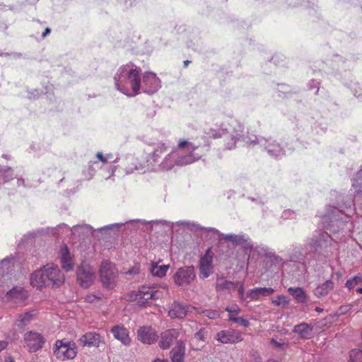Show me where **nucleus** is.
Returning a JSON list of instances; mask_svg holds the SVG:
<instances>
[{
    "mask_svg": "<svg viewBox=\"0 0 362 362\" xmlns=\"http://www.w3.org/2000/svg\"><path fill=\"white\" fill-rule=\"evenodd\" d=\"M353 202L351 199L348 202L346 211L343 206L337 207L334 205H327L325 212L320 215L323 228L329 230L333 236L327 232L315 231L310 238L307 240L308 246L314 252L325 258L332 256L334 251L338 250L337 242L345 241L347 237L351 236V233L355 227L351 217L354 214Z\"/></svg>",
    "mask_w": 362,
    "mask_h": 362,
    "instance_id": "nucleus-1",
    "label": "nucleus"
},
{
    "mask_svg": "<svg viewBox=\"0 0 362 362\" xmlns=\"http://www.w3.org/2000/svg\"><path fill=\"white\" fill-rule=\"evenodd\" d=\"M206 123L211 126L208 134L216 139L221 137L226 133L230 134V139L226 144L227 149H233L239 142L243 141L247 136L243 134L244 127L238 120L226 119L219 112H211L206 117Z\"/></svg>",
    "mask_w": 362,
    "mask_h": 362,
    "instance_id": "nucleus-2",
    "label": "nucleus"
},
{
    "mask_svg": "<svg viewBox=\"0 0 362 362\" xmlns=\"http://www.w3.org/2000/svg\"><path fill=\"white\" fill-rule=\"evenodd\" d=\"M208 149V146H200L182 139L179 141L176 148L165 155L160 165L165 170H171L176 165H190L201 159Z\"/></svg>",
    "mask_w": 362,
    "mask_h": 362,
    "instance_id": "nucleus-3",
    "label": "nucleus"
},
{
    "mask_svg": "<svg viewBox=\"0 0 362 362\" xmlns=\"http://www.w3.org/2000/svg\"><path fill=\"white\" fill-rule=\"evenodd\" d=\"M115 88L128 97H134L141 93V69L133 63L120 66L114 77Z\"/></svg>",
    "mask_w": 362,
    "mask_h": 362,
    "instance_id": "nucleus-4",
    "label": "nucleus"
},
{
    "mask_svg": "<svg viewBox=\"0 0 362 362\" xmlns=\"http://www.w3.org/2000/svg\"><path fill=\"white\" fill-rule=\"evenodd\" d=\"M310 249L308 242L304 245L295 247L289 255V259L286 260L273 254V265L281 268L288 273H291L294 276H299L307 271L306 259Z\"/></svg>",
    "mask_w": 362,
    "mask_h": 362,
    "instance_id": "nucleus-5",
    "label": "nucleus"
},
{
    "mask_svg": "<svg viewBox=\"0 0 362 362\" xmlns=\"http://www.w3.org/2000/svg\"><path fill=\"white\" fill-rule=\"evenodd\" d=\"M65 277L58 266L47 264L33 272L30 275V284L38 289L47 287H59L64 281Z\"/></svg>",
    "mask_w": 362,
    "mask_h": 362,
    "instance_id": "nucleus-6",
    "label": "nucleus"
},
{
    "mask_svg": "<svg viewBox=\"0 0 362 362\" xmlns=\"http://www.w3.org/2000/svg\"><path fill=\"white\" fill-rule=\"evenodd\" d=\"M127 223L134 226H139L140 225H146L148 226L151 228H153L154 225L161 224L162 226H166L168 228H173L175 225L177 226H182L190 229L191 230L197 232V231H204L206 233V228L195 222L186 221H180L175 223L170 222L165 220H155L151 221H146L145 220L141 219H136L131 220Z\"/></svg>",
    "mask_w": 362,
    "mask_h": 362,
    "instance_id": "nucleus-7",
    "label": "nucleus"
},
{
    "mask_svg": "<svg viewBox=\"0 0 362 362\" xmlns=\"http://www.w3.org/2000/svg\"><path fill=\"white\" fill-rule=\"evenodd\" d=\"M53 349L54 356L62 361L73 359L77 354L76 344L66 339L57 340Z\"/></svg>",
    "mask_w": 362,
    "mask_h": 362,
    "instance_id": "nucleus-8",
    "label": "nucleus"
},
{
    "mask_svg": "<svg viewBox=\"0 0 362 362\" xmlns=\"http://www.w3.org/2000/svg\"><path fill=\"white\" fill-rule=\"evenodd\" d=\"M118 271L115 265L108 260L101 262L99 268V274L103 285L106 288H112L115 286Z\"/></svg>",
    "mask_w": 362,
    "mask_h": 362,
    "instance_id": "nucleus-9",
    "label": "nucleus"
},
{
    "mask_svg": "<svg viewBox=\"0 0 362 362\" xmlns=\"http://www.w3.org/2000/svg\"><path fill=\"white\" fill-rule=\"evenodd\" d=\"M112 162L118 163V166L123 170L126 175L132 174L134 171L141 170L144 168V163L140 161L134 154H126L121 157H117Z\"/></svg>",
    "mask_w": 362,
    "mask_h": 362,
    "instance_id": "nucleus-10",
    "label": "nucleus"
},
{
    "mask_svg": "<svg viewBox=\"0 0 362 362\" xmlns=\"http://www.w3.org/2000/svg\"><path fill=\"white\" fill-rule=\"evenodd\" d=\"M168 146L163 142H158L155 144L153 152L148 155L147 163L149 168L153 170H165L160 165L163 162L164 154H167Z\"/></svg>",
    "mask_w": 362,
    "mask_h": 362,
    "instance_id": "nucleus-11",
    "label": "nucleus"
},
{
    "mask_svg": "<svg viewBox=\"0 0 362 362\" xmlns=\"http://www.w3.org/2000/svg\"><path fill=\"white\" fill-rule=\"evenodd\" d=\"M163 292L155 286H141L135 295V300L139 305L145 306L149 303L150 300L161 298Z\"/></svg>",
    "mask_w": 362,
    "mask_h": 362,
    "instance_id": "nucleus-12",
    "label": "nucleus"
},
{
    "mask_svg": "<svg viewBox=\"0 0 362 362\" xmlns=\"http://www.w3.org/2000/svg\"><path fill=\"white\" fill-rule=\"evenodd\" d=\"M161 88V81L152 71H145L141 75V89L144 93L152 95Z\"/></svg>",
    "mask_w": 362,
    "mask_h": 362,
    "instance_id": "nucleus-13",
    "label": "nucleus"
},
{
    "mask_svg": "<svg viewBox=\"0 0 362 362\" xmlns=\"http://www.w3.org/2000/svg\"><path fill=\"white\" fill-rule=\"evenodd\" d=\"M76 278L81 287H90L95 278L94 268L88 264H82L77 269Z\"/></svg>",
    "mask_w": 362,
    "mask_h": 362,
    "instance_id": "nucleus-14",
    "label": "nucleus"
},
{
    "mask_svg": "<svg viewBox=\"0 0 362 362\" xmlns=\"http://www.w3.org/2000/svg\"><path fill=\"white\" fill-rule=\"evenodd\" d=\"M214 339L221 344H235L243 340V335L237 329L228 328L218 332Z\"/></svg>",
    "mask_w": 362,
    "mask_h": 362,
    "instance_id": "nucleus-15",
    "label": "nucleus"
},
{
    "mask_svg": "<svg viewBox=\"0 0 362 362\" xmlns=\"http://www.w3.org/2000/svg\"><path fill=\"white\" fill-rule=\"evenodd\" d=\"M24 346L29 352H35L42 349L45 342V337L36 332H28L24 335Z\"/></svg>",
    "mask_w": 362,
    "mask_h": 362,
    "instance_id": "nucleus-16",
    "label": "nucleus"
},
{
    "mask_svg": "<svg viewBox=\"0 0 362 362\" xmlns=\"http://www.w3.org/2000/svg\"><path fill=\"white\" fill-rule=\"evenodd\" d=\"M59 229H64L66 231H71L72 235L76 236L80 240H85L93 235V228L91 226L88 224H79L70 228L65 223H62L58 226Z\"/></svg>",
    "mask_w": 362,
    "mask_h": 362,
    "instance_id": "nucleus-17",
    "label": "nucleus"
},
{
    "mask_svg": "<svg viewBox=\"0 0 362 362\" xmlns=\"http://www.w3.org/2000/svg\"><path fill=\"white\" fill-rule=\"evenodd\" d=\"M183 332L182 329H168L162 332L160 334L158 340V346L161 349L165 350L169 349L173 342L177 339Z\"/></svg>",
    "mask_w": 362,
    "mask_h": 362,
    "instance_id": "nucleus-18",
    "label": "nucleus"
},
{
    "mask_svg": "<svg viewBox=\"0 0 362 362\" xmlns=\"http://www.w3.org/2000/svg\"><path fill=\"white\" fill-rule=\"evenodd\" d=\"M195 278L194 267L187 266L178 269L174 275V281L178 286L189 284Z\"/></svg>",
    "mask_w": 362,
    "mask_h": 362,
    "instance_id": "nucleus-19",
    "label": "nucleus"
},
{
    "mask_svg": "<svg viewBox=\"0 0 362 362\" xmlns=\"http://www.w3.org/2000/svg\"><path fill=\"white\" fill-rule=\"evenodd\" d=\"M16 263V257L13 255L3 259L0 262V286L5 281L10 279V274L13 269Z\"/></svg>",
    "mask_w": 362,
    "mask_h": 362,
    "instance_id": "nucleus-20",
    "label": "nucleus"
},
{
    "mask_svg": "<svg viewBox=\"0 0 362 362\" xmlns=\"http://www.w3.org/2000/svg\"><path fill=\"white\" fill-rule=\"evenodd\" d=\"M136 334L138 340L144 344H153L158 339L156 331L150 326L140 327Z\"/></svg>",
    "mask_w": 362,
    "mask_h": 362,
    "instance_id": "nucleus-21",
    "label": "nucleus"
},
{
    "mask_svg": "<svg viewBox=\"0 0 362 362\" xmlns=\"http://www.w3.org/2000/svg\"><path fill=\"white\" fill-rule=\"evenodd\" d=\"M196 308L180 302H174L171 304L168 310V315L171 318H184L187 313H192Z\"/></svg>",
    "mask_w": 362,
    "mask_h": 362,
    "instance_id": "nucleus-22",
    "label": "nucleus"
},
{
    "mask_svg": "<svg viewBox=\"0 0 362 362\" xmlns=\"http://www.w3.org/2000/svg\"><path fill=\"white\" fill-rule=\"evenodd\" d=\"M81 345L88 347H99L103 343V339L100 334L89 332L83 334L78 339Z\"/></svg>",
    "mask_w": 362,
    "mask_h": 362,
    "instance_id": "nucleus-23",
    "label": "nucleus"
},
{
    "mask_svg": "<svg viewBox=\"0 0 362 362\" xmlns=\"http://www.w3.org/2000/svg\"><path fill=\"white\" fill-rule=\"evenodd\" d=\"M212 255L208 250L199 261V276L202 279L208 278L213 272Z\"/></svg>",
    "mask_w": 362,
    "mask_h": 362,
    "instance_id": "nucleus-24",
    "label": "nucleus"
},
{
    "mask_svg": "<svg viewBox=\"0 0 362 362\" xmlns=\"http://www.w3.org/2000/svg\"><path fill=\"white\" fill-rule=\"evenodd\" d=\"M59 258L62 267L66 271H71L74 267V256L71 254L66 245L61 247L59 252Z\"/></svg>",
    "mask_w": 362,
    "mask_h": 362,
    "instance_id": "nucleus-25",
    "label": "nucleus"
},
{
    "mask_svg": "<svg viewBox=\"0 0 362 362\" xmlns=\"http://www.w3.org/2000/svg\"><path fill=\"white\" fill-rule=\"evenodd\" d=\"M206 233L208 234L211 233L213 235H217L218 238L222 237L224 240L233 243L235 245H242L247 240L244 235L235 234L224 235L221 233L219 230L215 228H206Z\"/></svg>",
    "mask_w": 362,
    "mask_h": 362,
    "instance_id": "nucleus-26",
    "label": "nucleus"
},
{
    "mask_svg": "<svg viewBox=\"0 0 362 362\" xmlns=\"http://www.w3.org/2000/svg\"><path fill=\"white\" fill-rule=\"evenodd\" d=\"M110 332L113 334L115 339L119 341L122 344L129 346L131 344V338L129 337V332L128 329L122 325H117L113 326Z\"/></svg>",
    "mask_w": 362,
    "mask_h": 362,
    "instance_id": "nucleus-27",
    "label": "nucleus"
},
{
    "mask_svg": "<svg viewBox=\"0 0 362 362\" xmlns=\"http://www.w3.org/2000/svg\"><path fill=\"white\" fill-rule=\"evenodd\" d=\"M185 345L183 341L179 340L176 346L170 351L172 362H185Z\"/></svg>",
    "mask_w": 362,
    "mask_h": 362,
    "instance_id": "nucleus-28",
    "label": "nucleus"
},
{
    "mask_svg": "<svg viewBox=\"0 0 362 362\" xmlns=\"http://www.w3.org/2000/svg\"><path fill=\"white\" fill-rule=\"evenodd\" d=\"M244 143L250 146L258 144L260 147L265 149L269 153H271V149L269 148L271 144L268 139L264 137H257L256 135H247L246 138H244Z\"/></svg>",
    "mask_w": 362,
    "mask_h": 362,
    "instance_id": "nucleus-29",
    "label": "nucleus"
},
{
    "mask_svg": "<svg viewBox=\"0 0 362 362\" xmlns=\"http://www.w3.org/2000/svg\"><path fill=\"white\" fill-rule=\"evenodd\" d=\"M293 332L303 339H310L313 335V327L308 323L303 322L296 325Z\"/></svg>",
    "mask_w": 362,
    "mask_h": 362,
    "instance_id": "nucleus-30",
    "label": "nucleus"
},
{
    "mask_svg": "<svg viewBox=\"0 0 362 362\" xmlns=\"http://www.w3.org/2000/svg\"><path fill=\"white\" fill-rule=\"evenodd\" d=\"M272 294L271 288H255L248 291L247 293V297L252 300H258L263 296H269Z\"/></svg>",
    "mask_w": 362,
    "mask_h": 362,
    "instance_id": "nucleus-31",
    "label": "nucleus"
},
{
    "mask_svg": "<svg viewBox=\"0 0 362 362\" xmlns=\"http://www.w3.org/2000/svg\"><path fill=\"white\" fill-rule=\"evenodd\" d=\"M238 286V284H237V282L228 281L224 278H217L216 290V291H221L224 290L232 291H234Z\"/></svg>",
    "mask_w": 362,
    "mask_h": 362,
    "instance_id": "nucleus-32",
    "label": "nucleus"
},
{
    "mask_svg": "<svg viewBox=\"0 0 362 362\" xmlns=\"http://www.w3.org/2000/svg\"><path fill=\"white\" fill-rule=\"evenodd\" d=\"M36 315L35 310H30L25 312L24 313L20 314L18 315V319L16 320L15 324L18 327H23L25 325H28L32 320L33 319V317Z\"/></svg>",
    "mask_w": 362,
    "mask_h": 362,
    "instance_id": "nucleus-33",
    "label": "nucleus"
},
{
    "mask_svg": "<svg viewBox=\"0 0 362 362\" xmlns=\"http://www.w3.org/2000/svg\"><path fill=\"white\" fill-rule=\"evenodd\" d=\"M334 283L331 280H327L323 284L319 285L315 290L314 294L315 296L320 298L325 296L329 293V292L333 288Z\"/></svg>",
    "mask_w": 362,
    "mask_h": 362,
    "instance_id": "nucleus-34",
    "label": "nucleus"
},
{
    "mask_svg": "<svg viewBox=\"0 0 362 362\" xmlns=\"http://www.w3.org/2000/svg\"><path fill=\"white\" fill-rule=\"evenodd\" d=\"M288 291L291 296L298 302L305 303L307 301V295L303 288L299 287L289 288Z\"/></svg>",
    "mask_w": 362,
    "mask_h": 362,
    "instance_id": "nucleus-35",
    "label": "nucleus"
},
{
    "mask_svg": "<svg viewBox=\"0 0 362 362\" xmlns=\"http://www.w3.org/2000/svg\"><path fill=\"white\" fill-rule=\"evenodd\" d=\"M168 269H169L168 265L153 264L151 267V272L153 276H158V277H163L165 275Z\"/></svg>",
    "mask_w": 362,
    "mask_h": 362,
    "instance_id": "nucleus-36",
    "label": "nucleus"
},
{
    "mask_svg": "<svg viewBox=\"0 0 362 362\" xmlns=\"http://www.w3.org/2000/svg\"><path fill=\"white\" fill-rule=\"evenodd\" d=\"M0 174H1L4 178V183L9 182L14 178L13 170L10 167H0Z\"/></svg>",
    "mask_w": 362,
    "mask_h": 362,
    "instance_id": "nucleus-37",
    "label": "nucleus"
},
{
    "mask_svg": "<svg viewBox=\"0 0 362 362\" xmlns=\"http://www.w3.org/2000/svg\"><path fill=\"white\" fill-rule=\"evenodd\" d=\"M196 313L202 314L204 316L207 317L209 319H216L220 317V314L217 310H200L197 308V310H194Z\"/></svg>",
    "mask_w": 362,
    "mask_h": 362,
    "instance_id": "nucleus-38",
    "label": "nucleus"
},
{
    "mask_svg": "<svg viewBox=\"0 0 362 362\" xmlns=\"http://www.w3.org/2000/svg\"><path fill=\"white\" fill-rule=\"evenodd\" d=\"M362 283V276L358 274L349 279L346 282V287L349 290L353 289L356 285Z\"/></svg>",
    "mask_w": 362,
    "mask_h": 362,
    "instance_id": "nucleus-39",
    "label": "nucleus"
},
{
    "mask_svg": "<svg viewBox=\"0 0 362 362\" xmlns=\"http://www.w3.org/2000/svg\"><path fill=\"white\" fill-rule=\"evenodd\" d=\"M350 88L354 96L360 101H362V90L361 89L359 84L354 83Z\"/></svg>",
    "mask_w": 362,
    "mask_h": 362,
    "instance_id": "nucleus-40",
    "label": "nucleus"
},
{
    "mask_svg": "<svg viewBox=\"0 0 362 362\" xmlns=\"http://www.w3.org/2000/svg\"><path fill=\"white\" fill-rule=\"evenodd\" d=\"M284 155V148L279 144L273 143V157L277 158Z\"/></svg>",
    "mask_w": 362,
    "mask_h": 362,
    "instance_id": "nucleus-41",
    "label": "nucleus"
},
{
    "mask_svg": "<svg viewBox=\"0 0 362 362\" xmlns=\"http://www.w3.org/2000/svg\"><path fill=\"white\" fill-rule=\"evenodd\" d=\"M237 284H238L236 288H238L239 298L241 301H245L247 297V294H245L244 283L237 281Z\"/></svg>",
    "mask_w": 362,
    "mask_h": 362,
    "instance_id": "nucleus-42",
    "label": "nucleus"
},
{
    "mask_svg": "<svg viewBox=\"0 0 362 362\" xmlns=\"http://www.w3.org/2000/svg\"><path fill=\"white\" fill-rule=\"evenodd\" d=\"M23 293V289L21 287L14 288L12 290H10L7 295L11 298H18V296H22Z\"/></svg>",
    "mask_w": 362,
    "mask_h": 362,
    "instance_id": "nucleus-43",
    "label": "nucleus"
},
{
    "mask_svg": "<svg viewBox=\"0 0 362 362\" xmlns=\"http://www.w3.org/2000/svg\"><path fill=\"white\" fill-rule=\"evenodd\" d=\"M207 331L205 328H201L194 334V338L202 341H205L206 339Z\"/></svg>",
    "mask_w": 362,
    "mask_h": 362,
    "instance_id": "nucleus-44",
    "label": "nucleus"
},
{
    "mask_svg": "<svg viewBox=\"0 0 362 362\" xmlns=\"http://www.w3.org/2000/svg\"><path fill=\"white\" fill-rule=\"evenodd\" d=\"M296 216V212L291 209L284 210L281 214V218L284 220L293 219Z\"/></svg>",
    "mask_w": 362,
    "mask_h": 362,
    "instance_id": "nucleus-45",
    "label": "nucleus"
},
{
    "mask_svg": "<svg viewBox=\"0 0 362 362\" xmlns=\"http://www.w3.org/2000/svg\"><path fill=\"white\" fill-rule=\"evenodd\" d=\"M232 322L244 327H247L250 325L249 321L243 317L233 318Z\"/></svg>",
    "mask_w": 362,
    "mask_h": 362,
    "instance_id": "nucleus-46",
    "label": "nucleus"
},
{
    "mask_svg": "<svg viewBox=\"0 0 362 362\" xmlns=\"http://www.w3.org/2000/svg\"><path fill=\"white\" fill-rule=\"evenodd\" d=\"M123 225H124L123 223H112V224H110V225H107L103 227H101L100 228L98 229V230L103 231V230H107L110 229H115V228L118 229L119 227H121Z\"/></svg>",
    "mask_w": 362,
    "mask_h": 362,
    "instance_id": "nucleus-47",
    "label": "nucleus"
},
{
    "mask_svg": "<svg viewBox=\"0 0 362 362\" xmlns=\"http://www.w3.org/2000/svg\"><path fill=\"white\" fill-rule=\"evenodd\" d=\"M278 87H279V88H278L277 93L279 97L281 96V93L286 95V94H288L289 93V91H288L289 87L288 86L281 84V85H278Z\"/></svg>",
    "mask_w": 362,
    "mask_h": 362,
    "instance_id": "nucleus-48",
    "label": "nucleus"
},
{
    "mask_svg": "<svg viewBox=\"0 0 362 362\" xmlns=\"http://www.w3.org/2000/svg\"><path fill=\"white\" fill-rule=\"evenodd\" d=\"M319 86H320V83L315 80V79H312L309 81L308 83V88L310 90H313V89H315L316 88V93L318 92V90H319Z\"/></svg>",
    "mask_w": 362,
    "mask_h": 362,
    "instance_id": "nucleus-49",
    "label": "nucleus"
},
{
    "mask_svg": "<svg viewBox=\"0 0 362 362\" xmlns=\"http://www.w3.org/2000/svg\"><path fill=\"white\" fill-rule=\"evenodd\" d=\"M272 343H273V351L275 349H280L284 350L288 346L287 344H286V343L281 344L278 341H276L274 339H273Z\"/></svg>",
    "mask_w": 362,
    "mask_h": 362,
    "instance_id": "nucleus-50",
    "label": "nucleus"
},
{
    "mask_svg": "<svg viewBox=\"0 0 362 362\" xmlns=\"http://www.w3.org/2000/svg\"><path fill=\"white\" fill-rule=\"evenodd\" d=\"M225 310L230 314H233V313L239 314L240 313V309L237 305L228 306L226 308Z\"/></svg>",
    "mask_w": 362,
    "mask_h": 362,
    "instance_id": "nucleus-51",
    "label": "nucleus"
},
{
    "mask_svg": "<svg viewBox=\"0 0 362 362\" xmlns=\"http://www.w3.org/2000/svg\"><path fill=\"white\" fill-rule=\"evenodd\" d=\"M344 63V62L342 57L339 55H337L334 57L333 67H334L335 65H337V68H339V64H341V65H342Z\"/></svg>",
    "mask_w": 362,
    "mask_h": 362,
    "instance_id": "nucleus-52",
    "label": "nucleus"
},
{
    "mask_svg": "<svg viewBox=\"0 0 362 362\" xmlns=\"http://www.w3.org/2000/svg\"><path fill=\"white\" fill-rule=\"evenodd\" d=\"M96 157H97V158H98L100 161H101V162H102V163H108V160H107V157H105V156H104V155L103 154V153H101V152H98V153H96Z\"/></svg>",
    "mask_w": 362,
    "mask_h": 362,
    "instance_id": "nucleus-53",
    "label": "nucleus"
},
{
    "mask_svg": "<svg viewBox=\"0 0 362 362\" xmlns=\"http://www.w3.org/2000/svg\"><path fill=\"white\" fill-rule=\"evenodd\" d=\"M302 0H288L289 6L296 7L301 4Z\"/></svg>",
    "mask_w": 362,
    "mask_h": 362,
    "instance_id": "nucleus-54",
    "label": "nucleus"
},
{
    "mask_svg": "<svg viewBox=\"0 0 362 362\" xmlns=\"http://www.w3.org/2000/svg\"><path fill=\"white\" fill-rule=\"evenodd\" d=\"M99 297H97L95 295H88L86 297V300L89 303L93 302L95 299H99Z\"/></svg>",
    "mask_w": 362,
    "mask_h": 362,
    "instance_id": "nucleus-55",
    "label": "nucleus"
},
{
    "mask_svg": "<svg viewBox=\"0 0 362 362\" xmlns=\"http://www.w3.org/2000/svg\"><path fill=\"white\" fill-rule=\"evenodd\" d=\"M8 346V343L6 341H0V351L5 349L6 346Z\"/></svg>",
    "mask_w": 362,
    "mask_h": 362,
    "instance_id": "nucleus-56",
    "label": "nucleus"
},
{
    "mask_svg": "<svg viewBox=\"0 0 362 362\" xmlns=\"http://www.w3.org/2000/svg\"><path fill=\"white\" fill-rule=\"evenodd\" d=\"M17 185L18 187H21V186H25V180L22 177H18L17 178Z\"/></svg>",
    "mask_w": 362,
    "mask_h": 362,
    "instance_id": "nucleus-57",
    "label": "nucleus"
},
{
    "mask_svg": "<svg viewBox=\"0 0 362 362\" xmlns=\"http://www.w3.org/2000/svg\"><path fill=\"white\" fill-rule=\"evenodd\" d=\"M35 93H29V98H35L37 95H39V92L37 90H35Z\"/></svg>",
    "mask_w": 362,
    "mask_h": 362,
    "instance_id": "nucleus-58",
    "label": "nucleus"
},
{
    "mask_svg": "<svg viewBox=\"0 0 362 362\" xmlns=\"http://www.w3.org/2000/svg\"><path fill=\"white\" fill-rule=\"evenodd\" d=\"M50 32H51L50 28H47L45 30V31L42 33V37H46L49 33H50Z\"/></svg>",
    "mask_w": 362,
    "mask_h": 362,
    "instance_id": "nucleus-59",
    "label": "nucleus"
},
{
    "mask_svg": "<svg viewBox=\"0 0 362 362\" xmlns=\"http://www.w3.org/2000/svg\"><path fill=\"white\" fill-rule=\"evenodd\" d=\"M237 315H238V314H235V313L230 314V315H229V316H228V320L232 322V319H233V318H236V317H238L236 316Z\"/></svg>",
    "mask_w": 362,
    "mask_h": 362,
    "instance_id": "nucleus-60",
    "label": "nucleus"
},
{
    "mask_svg": "<svg viewBox=\"0 0 362 362\" xmlns=\"http://www.w3.org/2000/svg\"><path fill=\"white\" fill-rule=\"evenodd\" d=\"M105 157H107V160L110 162L113 158V155L112 153H108L105 155Z\"/></svg>",
    "mask_w": 362,
    "mask_h": 362,
    "instance_id": "nucleus-61",
    "label": "nucleus"
},
{
    "mask_svg": "<svg viewBox=\"0 0 362 362\" xmlns=\"http://www.w3.org/2000/svg\"><path fill=\"white\" fill-rule=\"evenodd\" d=\"M5 362H15L11 356H8L6 358Z\"/></svg>",
    "mask_w": 362,
    "mask_h": 362,
    "instance_id": "nucleus-62",
    "label": "nucleus"
},
{
    "mask_svg": "<svg viewBox=\"0 0 362 362\" xmlns=\"http://www.w3.org/2000/svg\"><path fill=\"white\" fill-rule=\"evenodd\" d=\"M153 362H168L167 360L157 358Z\"/></svg>",
    "mask_w": 362,
    "mask_h": 362,
    "instance_id": "nucleus-63",
    "label": "nucleus"
},
{
    "mask_svg": "<svg viewBox=\"0 0 362 362\" xmlns=\"http://www.w3.org/2000/svg\"><path fill=\"white\" fill-rule=\"evenodd\" d=\"M190 62H190V61H189V60H185V61L184 62V66H185V67H187V66H188V64H189Z\"/></svg>",
    "mask_w": 362,
    "mask_h": 362,
    "instance_id": "nucleus-64",
    "label": "nucleus"
}]
</instances>
